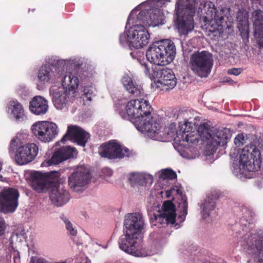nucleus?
<instances>
[{"label": "nucleus", "mask_w": 263, "mask_h": 263, "mask_svg": "<svg viewBox=\"0 0 263 263\" xmlns=\"http://www.w3.org/2000/svg\"><path fill=\"white\" fill-rule=\"evenodd\" d=\"M78 153L74 147L70 146H62L53 154L51 158L41 164V166H48L57 165L60 163L76 157Z\"/></svg>", "instance_id": "22"}, {"label": "nucleus", "mask_w": 263, "mask_h": 263, "mask_svg": "<svg viewBox=\"0 0 263 263\" xmlns=\"http://www.w3.org/2000/svg\"><path fill=\"white\" fill-rule=\"evenodd\" d=\"M135 10L130 13L125 25V31L119 36L120 45L124 47H128L130 50L143 48L149 42L150 34L143 24L138 22L133 17Z\"/></svg>", "instance_id": "5"}, {"label": "nucleus", "mask_w": 263, "mask_h": 263, "mask_svg": "<svg viewBox=\"0 0 263 263\" xmlns=\"http://www.w3.org/2000/svg\"><path fill=\"white\" fill-rule=\"evenodd\" d=\"M196 0H177L174 13L175 28L180 36L185 35L194 29Z\"/></svg>", "instance_id": "6"}, {"label": "nucleus", "mask_w": 263, "mask_h": 263, "mask_svg": "<svg viewBox=\"0 0 263 263\" xmlns=\"http://www.w3.org/2000/svg\"><path fill=\"white\" fill-rule=\"evenodd\" d=\"M162 47L160 48L157 41L154 42L146 52V58L151 64L156 65L165 66L167 65L164 56Z\"/></svg>", "instance_id": "26"}, {"label": "nucleus", "mask_w": 263, "mask_h": 263, "mask_svg": "<svg viewBox=\"0 0 263 263\" xmlns=\"http://www.w3.org/2000/svg\"><path fill=\"white\" fill-rule=\"evenodd\" d=\"M187 210L188 203L185 197H182V202L178 205L177 216L175 204L171 201H165L162 206V213L154 215V224L159 228V224H171V227L177 229L182 226L185 221Z\"/></svg>", "instance_id": "7"}, {"label": "nucleus", "mask_w": 263, "mask_h": 263, "mask_svg": "<svg viewBox=\"0 0 263 263\" xmlns=\"http://www.w3.org/2000/svg\"><path fill=\"white\" fill-rule=\"evenodd\" d=\"M103 248H104V249H106V248H107V246H104V247H103Z\"/></svg>", "instance_id": "58"}, {"label": "nucleus", "mask_w": 263, "mask_h": 263, "mask_svg": "<svg viewBox=\"0 0 263 263\" xmlns=\"http://www.w3.org/2000/svg\"><path fill=\"white\" fill-rule=\"evenodd\" d=\"M121 82L125 89L135 96H138L143 93L140 85L134 84L132 78L128 74H124L121 79Z\"/></svg>", "instance_id": "32"}, {"label": "nucleus", "mask_w": 263, "mask_h": 263, "mask_svg": "<svg viewBox=\"0 0 263 263\" xmlns=\"http://www.w3.org/2000/svg\"><path fill=\"white\" fill-rule=\"evenodd\" d=\"M90 179V173L82 167L73 172L68 177V185L76 192H82Z\"/></svg>", "instance_id": "21"}, {"label": "nucleus", "mask_w": 263, "mask_h": 263, "mask_svg": "<svg viewBox=\"0 0 263 263\" xmlns=\"http://www.w3.org/2000/svg\"><path fill=\"white\" fill-rule=\"evenodd\" d=\"M196 256L197 258H194L192 263H227L220 258L217 259L215 256L209 253L205 255L198 252Z\"/></svg>", "instance_id": "36"}, {"label": "nucleus", "mask_w": 263, "mask_h": 263, "mask_svg": "<svg viewBox=\"0 0 263 263\" xmlns=\"http://www.w3.org/2000/svg\"><path fill=\"white\" fill-rule=\"evenodd\" d=\"M181 254L182 256H187L191 262L194 260V258H197V254L199 251H197V247L193 244L187 246V245L184 246L182 248L180 249Z\"/></svg>", "instance_id": "39"}, {"label": "nucleus", "mask_w": 263, "mask_h": 263, "mask_svg": "<svg viewBox=\"0 0 263 263\" xmlns=\"http://www.w3.org/2000/svg\"><path fill=\"white\" fill-rule=\"evenodd\" d=\"M2 170V164L0 163V171H1Z\"/></svg>", "instance_id": "56"}, {"label": "nucleus", "mask_w": 263, "mask_h": 263, "mask_svg": "<svg viewBox=\"0 0 263 263\" xmlns=\"http://www.w3.org/2000/svg\"><path fill=\"white\" fill-rule=\"evenodd\" d=\"M157 83L165 86L166 89H173L177 84V79L171 69L159 68L156 71L155 79Z\"/></svg>", "instance_id": "25"}, {"label": "nucleus", "mask_w": 263, "mask_h": 263, "mask_svg": "<svg viewBox=\"0 0 263 263\" xmlns=\"http://www.w3.org/2000/svg\"><path fill=\"white\" fill-rule=\"evenodd\" d=\"M85 263H91L90 261H86Z\"/></svg>", "instance_id": "57"}, {"label": "nucleus", "mask_w": 263, "mask_h": 263, "mask_svg": "<svg viewBox=\"0 0 263 263\" xmlns=\"http://www.w3.org/2000/svg\"><path fill=\"white\" fill-rule=\"evenodd\" d=\"M128 180L132 183L143 186L152 184L153 177L146 173H132L129 175Z\"/></svg>", "instance_id": "33"}, {"label": "nucleus", "mask_w": 263, "mask_h": 263, "mask_svg": "<svg viewBox=\"0 0 263 263\" xmlns=\"http://www.w3.org/2000/svg\"><path fill=\"white\" fill-rule=\"evenodd\" d=\"M18 191L13 187H5L0 192V212L4 214L14 213L18 205Z\"/></svg>", "instance_id": "15"}, {"label": "nucleus", "mask_w": 263, "mask_h": 263, "mask_svg": "<svg viewBox=\"0 0 263 263\" xmlns=\"http://www.w3.org/2000/svg\"><path fill=\"white\" fill-rule=\"evenodd\" d=\"M238 28L240 33V35L243 42L242 48L245 51H248L249 49V24L238 25Z\"/></svg>", "instance_id": "37"}, {"label": "nucleus", "mask_w": 263, "mask_h": 263, "mask_svg": "<svg viewBox=\"0 0 263 263\" xmlns=\"http://www.w3.org/2000/svg\"><path fill=\"white\" fill-rule=\"evenodd\" d=\"M49 197L52 203L59 207L62 206L69 201L70 195L66 190L59 185L58 188L51 190Z\"/></svg>", "instance_id": "28"}, {"label": "nucleus", "mask_w": 263, "mask_h": 263, "mask_svg": "<svg viewBox=\"0 0 263 263\" xmlns=\"http://www.w3.org/2000/svg\"><path fill=\"white\" fill-rule=\"evenodd\" d=\"M63 75L60 78V82L64 90L71 95L72 97L76 96V92L80 81H83L84 78L82 76L84 75L81 70L77 71L76 73L69 71H63Z\"/></svg>", "instance_id": "19"}, {"label": "nucleus", "mask_w": 263, "mask_h": 263, "mask_svg": "<svg viewBox=\"0 0 263 263\" xmlns=\"http://www.w3.org/2000/svg\"><path fill=\"white\" fill-rule=\"evenodd\" d=\"M46 62L39 68L37 72L36 88L40 90L44 89L49 84L59 82L64 74L57 57L48 58Z\"/></svg>", "instance_id": "8"}, {"label": "nucleus", "mask_w": 263, "mask_h": 263, "mask_svg": "<svg viewBox=\"0 0 263 263\" xmlns=\"http://www.w3.org/2000/svg\"><path fill=\"white\" fill-rule=\"evenodd\" d=\"M138 62L140 64L143 71L146 76L148 77L151 80L155 79V73L156 70L153 68L154 64H151L147 61V59H138Z\"/></svg>", "instance_id": "35"}, {"label": "nucleus", "mask_w": 263, "mask_h": 263, "mask_svg": "<svg viewBox=\"0 0 263 263\" xmlns=\"http://www.w3.org/2000/svg\"><path fill=\"white\" fill-rule=\"evenodd\" d=\"M235 144L237 146H240L245 143V139L243 134H238L236 136L234 139Z\"/></svg>", "instance_id": "44"}, {"label": "nucleus", "mask_w": 263, "mask_h": 263, "mask_svg": "<svg viewBox=\"0 0 263 263\" xmlns=\"http://www.w3.org/2000/svg\"><path fill=\"white\" fill-rule=\"evenodd\" d=\"M259 140L256 138L250 145L245 146L241 150L239 161L234 160L232 163L231 170L238 178H251L253 175L247 176L241 172V170L255 172L260 170L261 163V153L257 146Z\"/></svg>", "instance_id": "4"}, {"label": "nucleus", "mask_w": 263, "mask_h": 263, "mask_svg": "<svg viewBox=\"0 0 263 263\" xmlns=\"http://www.w3.org/2000/svg\"><path fill=\"white\" fill-rule=\"evenodd\" d=\"M145 227L143 214L140 212L127 213L124 216L123 234L118 240L119 248L136 257L145 256L140 239Z\"/></svg>", "instance_id": "3"}, {"label": "nucleus", "mask_w": 263, "mask_h": 263, "mask_svg": "<svg viewBox=\"0 0 263 263\" xmlns=\"http://www.w3.org/2000/svg\"><path fill=\"white\" fill-rule=\"evenodd\" d=\"M21 89H20V90H18L17 91V93H19L20 95H21V96H22V95H23V94H22V93H23V91H25V87H21Z\"/></svg>", "instance_id": "52"}, {"label": "nucleus", "mask_w": 263, "mask_h": 263, "mask_svg": "<svg viewBox=\"0 0 263 263\" xmlns=\"http://www.w3.org/2000/svg\"><path fill=\"white\" fill-rule=\"evenodd\" d=\"M160 48L162 47L164 56L166 58L167 64L171 63L175 59L176 48L174 43L168 39L158 41Z\"/></svg>", "instance_id": "31"}, {"label": "nucleus", "mask_w": 263, "mask_h": 263, "mask_svg": "<svg viewBox=\"0 0 263 263\" xmlns=\"http://www.w3.org/2000/svg\"><path fill=\"white\" fill-rule=\"evenodd\" d=\"M31 131L34 137L42 143L52 141L58 134L57 124L52 122L40 121L31 126Z\"/></svg>", "instance_id": "14"}, {"label": "nucleus", "mask_w": 263, "mask_h": 263, "mask_svg": "<svg viewBox=\"0 0 263 263\" xmlns=\"http://www.w3.org/2000/svg\"><path fill=\"white\" fill-rule=\"evenodd\" d=\"M236 18L238 22V25L249 24L248 12L244 9L239 10L237 13Z\"/></svg>", "instance_id": "40"}, {"label": "nucleus", "mask_w": 263, "mask_h": 263, "mask_svg": "<svg viewBox=\"0 0 263 263\" xmlns=\"http://www.w3.org/2000/svg\"><path fill=\"white\" fill-rule=\"evenodd\" d=\"M175 139L179 143L186 142L193 144H197L199 141V136L196 133L194 126L177 130Z\"/></svg>", "instance_id": "27"}, {"label": "nucleus", "mask_w": 263, "mask_h": 263, "mask_svg": "<svg viewBox=\"0 0 263 263\" xmlns=\"http://www.w3.org/2000/svg\"><path fill=\"white\" fill-rule=\"evenodd\" d=\"M208 136L203 140L206 148L214 153L219 146H224L231 138L230 131L227 128L218 129L213 134L208 133Z\"/></svg>", "instance_id": "18"}, {"label": "nucleus", "mask_w": 263, "mask_h": 263, "mask_svg": "<svg viewBox=\"0 0 263 263\" xmlns=\"http://www.w3.org/2000/svg\"><path fill=\"white\" fill-rule=\"evenodd\" d=\"M58 62L62 71L70 72L71 69L79 68L81 65L80 61L76 59L62 60L58 58Z\"/></svg>", "instance_id": "38"}, {"label": "nucleus", "mask_w": 263, "mask_h": 263, "mask_svg": "<svg viewBox=\"0 0 263 263\" xmlns=\"http://www.w3.org/2000/svg\"><path fill=\"white\" fill-rule=\"evenodd\" d=\"M130 54L133 59H137L138 60L139 59L138 57V52L137 51H132L130 53Z\"/></svg>", "instance_id": "48"}, {"label": "nucleus", "mask_w": 263, "mask_h": 263, "mask_svg": "<svg viewBox=\"0 0 263 263\" xmlns=\"http://www.w3.org/2000/svg\"><path fill=\"white\" fill-rule=\"evenodd\" d=\"M159 177L163 179L172 180L177 178V174L173 170L165 168L161 171Z\"/></svg>", "instance_id": "42"}, {"label": "nucleus", "mask_w": 263, "mask_h": 263, "mask_svg": "<svg viewBox=\"0 0 263 263\" xmlns=\"http://www.w3.org/2000/svg\"><path fill=\"white\" fill-rule=\"evenodd\" d=\"M177 193L178 194H180V195H181V201L179 203V204L180 203H181V202H182V197H185L186 198H187V197H186V196L185 195H182V192H180V190H179V189L177 190ZM186 199H187V198H186Z\"/></svg>", "instance_id": "50"}, {"label": "nucleus", "mask_w": 263, "mask_h": 263, "mask_svg": "<svg viewBox=\"0 0 263 263\" xmlns=\"http://www.w3.org/2000/svg\"><path fill=\"white\" fill-rule=\"evenodd\" d=\"M5 225L4 220L0 218V236L5 233Z\"/></svg>", "instance_id": "47"}, {"label": "nucleus", "mask_w": 263, "mask_h": 263, "mask_svg": "<svg viewBox=\"0 0 263 263\" xmlns=\"http://www.w3.org/2000/svg\"><path fill=\"white\" fill-rule=\"evenodd\" d=\"M99 153L102 157L111 160L128 157L130 156L129 150L127 148L123 147L115 140L102 144L99 148Z\"/></svg>", "instance_id": "16"}, {"label": "nucleus", "mask_w": 263, "mask_h": 263, "mask_svg": "<svg viewBox=\"0 0 263 263\" xmlns=\"http://www.w3.org/2000/svg\"><path fill=\"white\" fill-rule=\"evenodd\" d=\"M60 218L64 222L68 234L71 236H76L77 235V230L73 227L72 224L69 220L68 218L64 214H62Z\"/></svg>", "instance_id": "41"}, {"label": "nucleus", "mask_w": 263, "mask_h": 263, "mask_svg": "<svg viewBox=\"0 0 263 263\" xmlns=\"http://www.w3.org/2000/svg\"><path fill=\"white\" fill-rule=\"evenodd\" d=\"M165 2H170V0H147L137 6L134 10L135 12L139 10L142 5H147L149 9L141 10L136 16L138 22L143 24L146 27H155L161 24V16L159 10L156 7H162Z\"/></svg>", "instance_id": "10"}, {"label": "nucleus", "mask_w": 263, "mask_h": 263, "mask_svg": "<svg viewBox=\"0 0 263 263\" xmlns=\"http://www.w3.org/2000/svg\"><path fill=\"white\" fill-rule=\"evenodd\" d=\"M13 261L15 263H20V254L17 250H14L12 253Z\"/></svg>", "instance_id": "46"}, {"label": "nucleus", "mask_w": 263, "mask_h": 263, "mask_svg": "<svg viewBox=\"0 0 263 263\" xmlns=\"http://www.w3.org/2000/svg\"><path fill=\"white\" fill-rule=\"evenodd\" d=\"M190 112L185 110H179L174 114V116L178 120L179 129H183L194 126L192 122L189 121V116Z\"/></svg>", "instance_id": "34"}, {"label": "nucleus", "mask_w": 263, "mask_h": 263, "mask_svg": "<svg viewBox=\"0 0 263 263\" xmlns=\"http://www.w3.org/2000/svg\"><path fill=\"white\" fill-rule=\"evenodd\" d=\"M172 190H169L166 191V198H170L172 195Z\"/></svg>", "instance_id": "49"}, {"label": "nucleus", "mask_w": 263, "mask_h": 263, "mask_svg": "<svg viewBox=\"0 0 263 263\" xmlns=\"http://www.w3.org/2000/svg\"><path fill=\"white\" fill-rule=\"evenodd\" d=\"M83 93L81 98L84 101H91L92 96H93V88L92 87H85L83 90Z\"/></svg>", "instance_id": "43"}, {"label": "nucleus", "mask_w": 263, "mask_h": 263, "mask_svg": "<svg viewBox=\"0 0 263 263\" xmlns=\"http://www.w3.org/2000/svg\"><path fill=\"white\" fill-rule=\"evenodd\" d=\"M90 135L83 129L76 125H70L68 127L67 131L61 139V142H64L67 140L72 139L78 145L85 147Z\"/></svg>", "instance_id": "23"}, {"label": "nucleus", "mask_w": 263, "mask_h": 263, "mask_svg": "<svg viewBox=\"0 0 263 263\" xmlns=\"http://www.w3.org/2000/svg\"><path fill=\"white\" fill-rule=\"evenodd\" d=\"M152 107L147 100H132L128 102L125 111H119L120 116L124 119L129 120L134 123L136 128L147 133L152 139L167 142L172 139V126L165 127L161 130V126L159 119L151 117Z\"/></svg>", "instance_id": "1"}, {"label": "nucleus", "mask_w": 263, "mask_h": 263, "mask_svg": "<svg viewBox=\"0 0 263 263\" xmlns=\"http://www.w3.org/2000/svg\"><path fill=\"white\" fill-rule=\"evenodd\" d=\"M218 199L217 194L211 193L208 195L201 203L200 205V214L203 219L208 218L210 216L211 212L215 210Z\"/></svg>", "instance_id": "30"}, {"label": "nucleus", "mask_w": 263, "mask_h": 263, "mask_svg": "<svg viewBox=\"0 0 263 263\" xmlns=\"http://www.w3.org/2000/svg\"><path fill=\"white\" fill-rule=\"evenodd\" d=\"M4 177H3V176L2 175H0V181H4Z\"/></svg>", "instance_id": "53"}, {"label": "nucleus", "mask_w": 263, "mask_h": 263, "mask_svg": "<svg viewBox=\"0 0 263 263\" xmlns=\"http://www.w3.org/2000/svg\"><path fill=\"white\" fill-rule=\"evenodd\" d=\"M7 112L9 118L19 123L27 119L23 105L16 99L9 101L7 105Z\"/></svg>", "instance_id": "24"}, {"label": "nucleus", "mask_w": 263, "mask_h": 263, "mask_svg": "<svg viewBox=\"0 0 263 263\" xmlns=\"http://www.w3.org/2000/svg\"><path fill=\"white\" fill-rule=\"evenodd\" d=\"M239 209L241 212L240 222L236 223L233 228L235 240L244 251L253 257L247 263H263V232L250 233V224L253 223L255 213L245 206Z\"/></svg>", "instance_id": "2"}, {"label": "nucleus", "mask_w": 263, "mask_h": 263, "mask_svg": "<svg viewBox=\"0 0 263 263\" xmlns=\"http://www.w3.org/2000/svg\"><path fill=\"white\" fill-rule=\"evenodd\" d=\"M38 152L39 147L34 143L18 146L15 138L12 139L10 142L9 152L10 154H14L15 162L18 165H25L32 161Z\"/></svg>", "instance_id": "12"}, {"label": "nucleus", "mask_w": 263, "mask_h": 263, "mask_svg": "<svg viewBox=\"0 0 263 263\" xmlns=\"http://www.w3.org/2000/svg\"><path fill=\"white\" fill-rule=\"evenodd\" d=\"M242 72V69L241 68H233L228 70V73L231 75L238 76Z\"/></svg>", "instance_id": "45"}, {"label": "nucleus", "mask_w": 263, "mask_h": 263, "mask_svg": "<svg viewBox=\"0 0 263 263\" xmlns=\"http://www.w3.org/2000/svg\"><path fill=\"white\" fill-rule=\"evenodd\" d=\"M252 1V3H254V2H259L260 1V0H251Z\"/></svg>", "instance_id": "55"}, {"label": "nucleus", "mask_w": 263, "mask_h": 263, "mask_svg": "<svg viewBox=\"0 0 263 263\" xmlns=\"http://www.w3.org/2000/svg\"><path fill=\"white\" fill-rule=\"evenodd\" d=\"M49 95L51 97L54 106L59 110L68 109L70 98H74L67 92L63 87L52 86L49 89Z\"/></svg>", "instance_id": "20"}, {"label": "nucleus", "mask_w": 263, "mask_h": 263, "mask_svg": "<svg viewBox=\"0 0 263 263\" xmlns=\"http://www.w3.org/2000/svg\"><path fill=\"white\" fill-rule=\"evenodd\" d=\"M60 175L59 171H53L43 173L32 171L28 174V180L33 190L37 193H46L53 186Z\"/></svg>", "instance_id": "11"}, {"label": "nucleus", "mask_w": 263, "mask_h": 263, "mask_svg": "<svg viewBox=\"0 0 263 263\" xmlns=\"http://www.w3.org/2000/svg\"><path fill=\"white\" fill-rule=\"evenodd\" d=\"M104 171H106L107 173V175L110 176L112 174V171L109 168H105L104 169Z\"/></svg>", "instance_id": "51"}, {"label": "nucleus", "mask_w": 263, "mask_h": 263, "mask_svg": "<svg viewBox=\"0 0 263 263\" xmlns=\"http://www.w3.org/2000/svg\"><path fill=\"white\" fill-rule=\"evenodd\" d=\"M48 109L47 101L42 96H35L29 102V110L34 115H44Z\"/></svg>", "instance_id": "29"}, {"label": "nucleus", "mask_w": 263, "mask_h": 263, "mask_svg": "<svg viewBox=\"0 0 263 263\" xmlns=\"http://www.w3.org/2000/svg\"><path fill=\"white\" fill-rule=\"evenodd\" d=\"M253 39H252L253 49L258 50L260 53L263 52V11L261 10H255L252 13Z\"/></svg>", "instance_id": "17"}, {"label": "nucleus", "mask_w": 263, "mask_h": 263, "mask_svg": "<svg viewBox=\"0 0 263 263\" xmlns=\"http://www.w3.org/2000/svg\"><path fill=\"white\" fill-rule=\"evenodd\" d=\"M203 6L206 14L205 20L210 22L208 28V35L212 40L219 41L222 37L223 27L226 23L223 11L219 12L215 4L210 1L205 2Z\"/></svg>", "instance_id": "9"}, {"label": "nucleus", "mask_w": 263, "mask_h": 263, "mask_svg": "<svg viewBox=\"0 0 263 263\" xmlns=\"http://www.w3.org/2000/svg\"><path fill=\"white\" fill-rule=\"evenodd\" d=\"M230 80H231L230 78H226L225 81L227 82H230Z\"/></svg>", "instance_id": "54"}, {"label": "nucleus", "mask_w": 263, "mask_h": 263, "mask_svg": "<svg viewBox=\"0 0 263 263\" xmlns=\"http://www.w3.org/2000/svg\"><path fill=\"white\" fill-rule=\"evenodd\" d=\"M190 64L192 70L197 76L207 77L213 65L212 54L207 51L195 52L191 57Z\"/></svg>", "instance_id": "13"}]
</instances>
